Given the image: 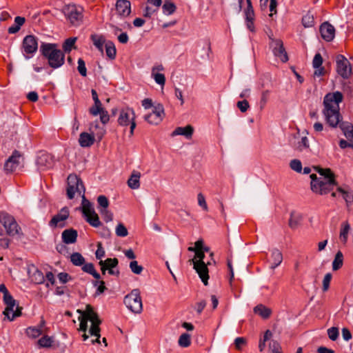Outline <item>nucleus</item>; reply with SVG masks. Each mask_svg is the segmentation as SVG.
Wrapping results in <instances>:
<instances>
[{"instance_id":"f257e3e1","label":"nucleus","mask_w":353,"mask_h":353,"mask_svg":"<svg viewBox=\"0 0 353 353\" xmlns=\"http://www.w3.org/2000/svg\"><path fill=\"white\" fill-rule=\"evenodd\" d=\"M77 312L80 314L78 319L80 321L79 330L83 332L82 335L83 341H86L90 336L95 337L92 339V343H100V328L101 321L97 314L94 311L92 306L87 305L84 311L79 310Z\"/></svg>"},{"instance_id":"f03ea898","label":"nucleus","mask_w":353,"mask_h":353,"mask_svg":"<svg viewBox=\"0 0 353 353\" xmlns=\"http://www.w3.org/2000/svg\"><path fill=\"white\" fill-rule=\"evenodd\" d=\"M342 100L343 94L339 91L328 93L324 97L323 113L327 122L332 127H336L340 123L341 118L339 113V103Z\"/></svg>"},{"instance_id":"7ed1b4c3","label":"nucleus","mask_w":353,"mask_h":353,"mask_svg":"<svg viewBox=\"0 0 353 353\" xmlns=\"http://www.w3.org/2000/svg\"><path fill=\"white\" fill-rule=\"evenodd\" d=\"M203 241L200 239L195 242L194 248L190 247L189 251L195 253L192 259L190 260L191 264L193 265V268L199 274V278L205 285H208L209 279L208 268V266L211 264L210 261L205 262V254H203Z\"/></svg>"},{"instance_id":"20e7f679","label":"nucleus","mask_w":353,"mask_h":353,"mask_svg":"<svg viewBox=\"0 0 353 353\" xmlns=\"http://www.w3.org/2000/svg\"><path fill=\"white\" fill-rule=\"evenodd\" d=\"M318 172L319 177H316L314 174L310 175L311 189L316 194H326L336 186L333 174L330 169L319 168Z\"/></svg>"},{"instance_id":"39448f33","label":"nucleus","mask_w":353,"mask_h":353,"mask_svg":"<svg viewBox=\"0 0 353 353\" xmlns=\"http://www.w3.org/2000/svg\"><path fill=\"white\" fill-rule=\"evenodd\" d=\"M42 54L48 59L49 65L52 68H60L65 61L63 52L54 43H43L41 46Z\"/></svg>"},{"instance_id":"423d86ee","label":"nucleus","mask_w":353,"mask_h":353,"mask_svg":"<svg viewBox=\"0 0 353 353\" xmlns=\"http://www.w3.org/2000/svg\"><path fill=\"white\" fill-rule=\"evenodd\" d=\"M89 130L90 133L82 132L79 135V143L83 148L90 147L96 140L100 141L105 134V128L97 123L91 124Z\"/></svg>"},{"instance_id":"0eeeda50","label":"nucleus","mask_w":353,"mask_h":353,"mask_svg":"<svg viewBox=\"0 0 353 353\" xmlns=\"http://www.w3.org/2000/svg\"><path fill=\"white\" fill-rule=\"evenodd\" d=\"M117 122L121 127H130V137L134 135V131L137 126L136 114L132 108H121L119 112Z\"/></svg>"},{"instance_id":"6e6552de","label":"nucleus","mask_w":353,"mask_h":353,"mask_svg":"<svg viewBox=\"0 0 353 353\" xmlns=\"http://www.w3.org/2000/svg\"><path fill=\"white\" fill-rule=\"evenodd\" d=\"M76 194L81 196L82 200L85 199L83 182L76 174H70L68 177L67 196L72 199Z\"/></svg>"},{"instance_id":"1a4fd4ad","label":"nucleus","mask_w":353,"mask_h":353,"mask_svg":"<svg viewBox=\"0 0 353 353\" xmlns=\"http://www.w3.org/2000/svg\"><path fill=\"white\" fill-rule=\"evenodd\" d=\"M65 17L70 24L79 26L83 21V8L76 5H68L63 10Z\"/></svg>"},{"instance_id":"9d476101","label":"nucleus","mask_w":353,"mask_h":353,"mask_svg":"<svg viewBox=\"0 0 353 353\" xmlns=\"http://www.w3.org/2000/svg\"><path fill=\"white\" fill-rule=\"evenodd\" d=\"M126 307L134 313H140L142 311V301L139 289H134L124 298Z\"/></svg>"},{"instance_id":"9b49d317","label":"nucleus","mask_w":353,"mask_h":353,"mask_svg":"<svg viewBox=\"0 0 353 353\" xmlns=\"http://www.w3.org/2000/svg\"><path fill=\"white\" fill-rule=\"evenodd\" d=\"M82 213L86 221L92 227L101 225L98 214L96 213L92 204L86 199L82 200Z\"/></svg>"},{"instance_id":"f8f14e48","label":"nucleus","mask_w":353,"mask_h":353,"mask_svg":"<svg viewBox=\"0 0 353 353\" xmlns=\"http://www.w3.org/2000/svg\"><path fill=\"white\" fill-rule=\"evenodd\" d=\"M0 222L9 236H15L20 234L21 228L12 215L7 213L1 214L0 215Z\"/></svg>"},{"instance_id":"ddd939ff","label":"nucleus","mask_w":353,"mask_h":353,"mask_svg":"<svg viewBox=\"0 0 353 353\" xmlns=\"http://www.w3.org/2000/svg\"><path fill=\"white\" fill-rule=\"evenodd\" d=\"M38 43L37 38L33 35H27L22 42V53L26 59L33 57L37 51Z\"/></svg>"},{"instance_id":"4468645a","label":"nucleus","mask_w":353,"mask_h":353,"mask_svg":"<svg viewBox=\"0 0 353 353\" xmlns=\"http://www.w3.org/2000/svg\"><path fill=\"white\" fill-rule=\"evenodd\" d=\"M270 47L276 61L285 63L287 61V52L283 46V42L279 39H272Z\"/></svg>"},{"instance_id":"2eb2a0df","label":"nucleus","mask_w":353,"mask_h":353,"mask_svg":"<svg viewBox=\"0 0 353 353\" xmlns=\"http://www.w3.org/2000/svg\"><path fill=\"white\" fill-rule=\"evenodd\" d=\"M336 72L343 79H347L352 74V68L347 59L343 55L336 57Z\"/></svg>"},{"instance_id":"dca6fc26","label":"nucleus","mask_w":353,"mask_h":353,"mask_svg":"<svg viewBox=\"0 0 353 353\" xmlns=\"http://www.w3.org/2000/svg\"><path fill=\"white\" fill-rule=\"evenodd\" d=\"M164 108L163 105L158 103L154 106L152 112L144 116V119L151 125L159 124L164 117Z\"/></svg>"},{"instance_id":"f3484780","label":"nucleus","mask_w":353,"mask_h":353,"mask_svg":"<svg viewBox=\"0 0 353 353\" xmlns=\"http://www.w3.org/2000/svg\"><path fill=\"white\" fill-rule=\"evenodd\" d=\"M23 157L17 151L13 152L12 155L6 161L4 169L8 172H12L20 168L22 165Z\"/></svg>"},{"instance_id":"a211bd4d","label":"nucleus","mask_w":353,"mask_h":353,"mask_svg":"<svg viewBox=\"0 0 353 353\" xmlns=\"http://www.w3.org/2000/svg\"><path fill=\"white\" fill-rule=\"evenodd\" d=\"M164 70L165 68L161 63H156L151 68V77L161 88L164 87L166 81Z\"/></svg>"},{"instance_id":"6ab92c4d","label":"nucleus","mask_w":353,"mask_h":353,"mask_svg":"<svg viewBox=\"0 0 353 353\" xmlns=\"http://www.w3.org/2000/svg\"><path fill=\"white\" fill-rule=\"evenodd\" d=\"M164 70L165 68L161 63H156L151 68V77L161 88L164 87L166 81Z\"/></svg>"},{"instance_id":"aec40b11","label":"nucleus","mask_w":353,"mask_h":353,"mask_svg":"<svg viewBox=\"0 0 353 353\" xmlns=\"http://www.w3.org/2000/svg\"><path fill=\"white\" fill-rule=\"evenodd\" d=\"M333 197H341L346 203L347 206H350L353 203V192L347 187H337L336 191L332 192Z\"/></svg>"},{"instance_id":"412c9836","label":"nucleus","mask_w":353,"mask_h":353,"mask_svg":"<svg viewBox=\"0 0 353 353\" xmlns=\"http://www.w3.org/2000/svg\"><path fill=\"white\" fill-rule=\"evenodd\" d=\"M69 216V210L67 208H63L60 212L52 217L50 222L51 227H63L64 221L68 219Z\"/></svg>"},{"instance_id":"4be33fe9","label":"nucleus","mask_w":353,"mask_h":353,"mask_svg":"<svg viewBox=\"0 0 353 353\" xmlns=\"http://www.w3.org/2000/svg\"><path fill=\"white\" fill-rule=\"evenodd\" d=\"M319 30L322 38L325 41H331L334 38L335 28L328 22L322 23L320 26Z\"/></svg>"},{"instance_id":"5701e85b","label":"nucleus","mask_w":353,"mask_h":353,"mask_svg":"<svg viewBox=\"0 0 353 353\" xmlns=\"http://www.w3.org/2000/svg\"><path fill=\"white\" fill-rule=\"evenodd\" d=\"M115 7L117 13L121 17H127L131 13V3L128 0H117Z\"/></svg>"},{"instance_id":"b1692460","label":"nucleus","mask_w":353,"mask_h":353,"mask_svg":"<svg viewBox=\"0 0 353 353\" xmlns=\"http://www.w3.org/2000/svg\"><path fill=\"white\" fill-rule=\"evenodd\" d=\"M46 322L43 319H42L40 323L37 327H29L26 329V334L32 339L37 338L43 333L47 332V328L46 327Z\"/></svg>"},{"instance_id":"393cba45","label":"nucleus","mask_w":353,"mask_h":353,"mask_svg":"<svg viewBox=\"0 0 353 353\" xmlns=\"http://www.w3.org/2000/svg\"><path fill=\"white\" fill-rule=\"evenodd\" d=\"M28 273L30 279L34 283L40 284L45 280L43 273L33 265L28 267Z\"/></svg>"},{"instance_id":"a878e982","label":"nucleus","mask_w":353,"mask_h":353,"mask_svg":"<svg viewBox=\"0 0 353 353\" xmlns=\"http://www.w3.org/2000/svg\"><path fill=\"white\" fill-rule=\"evenodd\" d=\"M52 159L50 154L41 152L37 159V165L40 170H45L52 166Z\"/></svg>"},{"instance_id":"bb28decb","label":"nucleus","mask_w":353,"mask_h":353,"mask_svg":"<svg viewBox=\"0 0 353 353\" xmlns=\"http://www.w3.org/2000/svg\"><path fill=\"white\" fill-rule=\"evenodd\" d=\"M194 132L193 128L188 125L185 127H177L172 133V136L182 135L187 139H190Z\"/></svg>"},{"instance_id":"cd10ccee","label":"nucleus","mask_w":353,"mask_h":353,"mask_svg":"<svg viewBox=\"0 0 353 353\" xmlns=\"http://www.w3.org/2000/svg\"><path fill=\"white\" fill-rule=\"evenodd\" d=\"M303 216L300 212H292L290 214V219L288 221V226L292 229L298 228L302 223Z\"/></svg>"},{"instance_id":"c85d7f7f","label":"nucleus","mask_w":353,"mask_h":353,"mask_svg":"<svg viewBox=\"0 0 353 353\" xmlns=\"http://www.w3.org/2000/svg\"><path fill=\"white\" fill-rule=\"evenodd\" d=\"M77 238V232L75 230H65L62 232L63 241L67 244H71L76 242Z\"/></svg>"},{"instance_id":"c756f323","label":"nucleus","mask_w":353,"mask_h":353,"mask_svg":"<svg viewBox=\"0 0 353 353\" xmlns=\"http://www.w3.org/2000/svg\"><path fill=\"white\" fill-rule=\"evenodd\" d=\"M344 136L351 142H353V125L349 122H342L339 124Z\"/></svg>"},{"instance_id":"7c9ffc66","label":"nucleus","mask_w":353,"mask_h":353,"mask_svg":"<svg viewBox=\"0 0 353 353\" xmlns=\"http://www.w3.org/2000/svg\"><path fill=\"white\" fill-rule=\"evenodd\" d=\"M118 259L116 258H109L105 261H100L99 265H101V270L103 274H105V271L108 268H115L118 265Z\"/></svg>"},{"instance_id":"2f4dec72","label":"nucleus","mask_w":353,"mask_h":353,"mask_svg":"<svg viewBox=\"0 0 353 353\" xmlns=\"http://www.w3.org/2000/svg\"><path fill=\"white\" fill-rule=\"evenodd\" d=\"M140 172L134 171L128 180V186L133 190L138 189L140 187Z\"/></svg>"},{"instance_id":"473e14b6","label":"nucleus","mask_w":353,"mask_h":353,"mask_svg":"<svg viewBox=\"0 0 353 353\" xmlns=\"http://www.w3.org/2000/svg\"><path fill=\"white\" fill-rule=\"evenodd\" d=\"M350 230V225L347 221H345L341 224L339 238L340 240L345 243L347 241L348 233Z\"/></svg>"},{"instance_id":"72a5a7b5","label":"nucleus","mask_w":353,"mask_h":353,"mask_svg":"<svg viewBox=\"0 0 353 353\" xmlns=\"http://www.w3.org/2000/svg\"><path fill=\"white\" fill-rule=\"evenodd\" d=\"M81 269L84 272L91 274L96 279L101 278L100 274L96 271L94 265L91 263H84Z\"/></svg>"},{"instance_id":"f704fd0d","label":"nucleus","mask_w":353,"mask_h":353,"mask_svg":"<svg viewBox=\"0 0 353 353\" xmlns=\"http://www.w3.org/2000/svg\"><path fill=\"white\" fill-rule=\"evenodd\" d=\"M254 312L263 319L268 318L271 314V310L263 305H258L254 308Z\"/></svg>"},{"instance_id":"c9c22d12","label":"nucleus","mask_w":353,"mask_h":353,"mask_svg":"<svg viewBox=\"0 0 353 353\" xmlns=\"http://www.w3.org/2000/svg\"><path fill=\"white\" fill-rule=\"evenodd\" d=\"M91 39L95 47L101 52L103 50V45L105 43V38L102 35L92 34Z\"/></svg>"},{"instance_id":"e433bc0d","label":"nucleus","mask_w":353,"mask_h":353,"mask_svg":"<svg viewBox=\"0 0 353 353\" xmlns=\"http://www.w3.org/2000/svg\"><path fill=\"white\" fill-rule=\"evenodd\" d=\"M70 261L75 266H82L85 263V258L79 252H74L70 255Z\"/></svg>"},{"instance_id":"4c0bfd02","label":"nucleus","mask_w":353,"mask_h":353,"mask_svg":"<svg viewBox=\"0 0 353 353\" xmlns=\"http://www.w3.org/2000/svg\"><path fill=\"white\" fill-rule=\"evenodd\" d=\"M343 264V255L341 251H339L332 261V270L336 271L340 269Z\"/></svg>"},{"instance_id":"58836bf2","label":"nucleus","mask_w":353,"mask_h":353,"mask_svg":"<svg viewBox=\"0 0 353 353\" xmlns=\"http://www.w3.org/2000/svg\"><path fill=\"white\" fill-rule=\"evenodd\" d=\"M106 55L111 59L116 57V48L113 42L108 41L105 44Z\"/></svg>"},{"instance_id":"ea45409f","label":"nucleus","mask_w":353,"mask_h":353,"mask_svg":"<svg viewBox=\"0 0 353 353\" xmlns=\"http://www.w3.org/2000/svg\"><path fill=\"white\" fill-rule=\"evenodd\" d=\"M54 343V338L45 335L42 336L39 341L38 344L40 347H50Z\"/></svg>"},{"instance_id":"a19ab883","label":"nucleus","mask_w":353,"mask_h":353,"mask_svg":"<svg viewBox=\"0 0 353 353\" xmlns=\"http://www.w3.org/2000/svg\"><path fill=\"white\" fill-rule=\"evenodd\" d=\"M302 23L305 28L312 27L314 24V18L313 14L310 12H307L302 18Z\"/></svg>"},{"instance_id":"79ce46f5","label":"nucleus","mask_w":353,"mask_h":353,"mask_svg":"<svg viewBox=\"0 0 353 353\" xmlns=\"http://www.w3.org/2000/svg\"><path fill=\"white\" fill-rule=\"evenodd\" d=\"M176 6L170 1H165L162 6L163 12L165 15L172 14L176 10Z\"/></svg>"},{"instance_id":"37998d69","label":"nucleus","mask_w":353,"mask_h":353,"mask_svg":"<svg viewBox=\"0 0 353 353\" xmlns=\"http://www.w3.org/2000/svg\"><path fill=\"white\" fill-rule=\"evenodd\" d=\"M272 268H275L277 267L282 261L283 257L280 251L275 250L272 253Z\"/></svg>"},{"instance_id":"c03bdc74","label":"nucleus","mask_w":353,"mask_h":353,"mask_svg":"<svg viewBox=\"0 0 353 353\" xmlns=\"http://www.w3.org/2000/svg\"><path fill=\"white\" fill-rule=\"evenodd\" d=\"M191 343L190 335L187 333L182 334L179 339V345L183 347L190 346Z\"/></svg>"},{"instance_id":"a18cd8bd","label":"nucleus","mask_w":353,"mask_h":353,"mask_svg":"<svg viewBox=\"0 0 353 353\" xmlns=\"http://www.w3.org/2000/svg\"><path fill=\"white\" fill-rule=\"evenodd\" d=\"M77 41V37H70L67 39L63 45V48L65 52H69L71 51L72 48H74V44Z\"/></svg>"},{"instance_id":"49530a36","label":"nucleus","mask_w":353,"mask_h":353,"mask_svg":"<svg viewBox=\"0 0 353 353\" xmlns=\"http://www.w3.org/2000/svg\"><path fill=\"white\" fill-rule=\"evenodd\" d=\"M115 233H116L117 236H120V237H125L128 234L127 228L121 223H119L117 225V227L115 228Z\"/></svg>"},{"instance_id":"de8ad7c7","label":"nucleus","mask_w":353,"mask_h":353,"mask_svg":"<svg viewBox=\"0 0 353 353\" xmlns=\"http://www.w3.org/2000/svg\"><path fill=\"white\" fill-rule=\"evenodd\" d=\"M130 270L135 274H141L143 268L138 264L137 261H132L129 265Z\"/></svg>"},{"instance_id":"09e8293b","label":"nucleus","mask_w":353,"mask_h":353,"mask_svg":"<svg viewBox=\"0 0 353 353\" xmlns=\"http://www.w3.org/2000/svg\"><path fill=\"white\" fill-rule=\"evenodd\" d=\"M16 307H12V309H9V307L7 306L3 312L4 315L8 317L10 321H12L16 316L19 315L17 311L14 310Z\"/></svg>"},{"instance_id":"8fccbe9b","label":"nucleus","mask_w":353,"mask_h":353,"mask_svg":"<svg viewBox=\"0 0 353 353\" xmlns=\"http://www.w3.org/2000/svg\"><path fill=\"white\" fill-rule=\"evenodd\" d=\"M104 108L102 107L101 102L99 103H95L90 108V113L93 116H97L99 113H101Z\"/></svg>"},{"instance_id":"3c124183","label":"nucleus","mask_w":353,"mask_h":353,"mask_svg":"<svg viewBox=\"0 0 353 353\" xmlns=\"http://www.w3.org/2000/svg\"><path fill=\"white\" fill-rule=\"evenodd\" d=\"M272 336V333L270 330L265 332L263 339L260 340L259 348L261 352L263 351L265 347V342Z\"/></svg>"},{"instance_id":"603ef678","label":"nucleus","mask_w":353,"mask_h":353,"mask_svg":"<svg viewBox=\"0 0 353 353\" xmlns=\"http://www.w3.org/2000/svg\"><path fill=\"white\" fill-rule=\"evenodd\" d=\"M3 301L5 304L12 309V307H16V302L10 293L3 296Z\"/></svg>"},{"instance_id":"864d4df0","label":"nucleus","mask_w":353,"mask_h":353,"mask_svg":"<svg viewBox=\"0 0 353 353\" xmlns=\"http://www.w3.org/2000/svg\"><path fill=\"white\" fill-rule=\"evenodd\" d=\"M99 212L101 214V216H103L104 221L105 222H110L111 221H112L113 219V214L112 213L109 211L108 209H99Z\"/></svg>"},{"instance_id":"5fc2aeb1","label":"nucleus","mask_w":353,"mask_h":353,"mask_svg":"<svg viewBox=\"0 0 353 353\" xmlns=\"http://www.w3.org/2000/svg\"><path fill=\"white\" fill-rule=\"evenodd\" d=\"M77 63H78L77 70H78L79 74L83 77H86L87 69L85 67V61L82 59H79Z\"/></svg>"},{"instance_id":"6e6d98bb","label":"nucleus","mask_w":353,"mask_h":353,"mask_svg":"<svg viewBox=\"0 0 353 353\" xmlns=\"http://www.w3.org/2000/svg\"><path fill=\"white\" fill-rule=\"evenodd\" d=\"M269 98L270 92L268 90H265L261 93V99L259 102L261 109H263L265 106L267 102L269 100Z\"/></svg>"},{"instance_id":"4d7b16f0","label":"nucleus","mask_w":353,"mask_h":353,"mask_svg":"<svg viewBox=\"0 0 353 353\" xmlns=\"http://www.w3.org/2000/svg\"><path fill=\"white\" fill-rule=\"evenodd\" d=\"M332 275L331 273H327L323 280V291L326 292L328 290L330 283L332 280Z\"/></svg>"},{"instance_id":"13d9d810","label":"nucleus","mask_w":353,"mask_h":353,"mask_svg":"<svg viewBox=\"0 0 353 353\" xmlns=\"http://www.w3.org/2000/svg\"><path fill=\"white\" fill-rule=\"evenodd\" d=\"M327 334L332 341H336L338 339L339 334L338 328L335 327L329 328L327 330Z\"/></svg>"},{"instance_id":"bf43d9fd","label":"nucleus","mask_w":353,"mask_h":353,"mask_svg":"<svg viewBox=\"0 0 353 353\" xmlns=\"http://www.w3.org/2000/svg\"><path fill=\"white\" fill-rule=\"evenodd\" d=\"M290 168L297 172H301L302 170V163L299 160L294 159L291 161L290 163Z\"/></svg>"},{"instance_id":"052dcab7","label":"nucleus","mask_w":353,"mask_h":353,"mask_svg":"<svg viewBox=\"0 0 353 353\" xmlns=\"http://www.w3.org/2000/svg\"><path fill=\"white\" fill-rule=\"evenodd\" d=\"M198 204L204 210L208 211V208L205 201V198L202 193H199L197 195Z\"/></svg>"},{"instance_id":"680f3d73","label":"nucleus","mask_w":353,"mask_h":353,"mask_svg":"<svg viewBox=\"0 0 353 353\" xmlns=\"http://www.w3.org/2000/svg\"><path fill=\"white\" fill-rule=\"evenodd\" d=\"M98 203L101 207L100 209H108L109 205V201L106 196L103 195H100L97 199Z\"/></svg>"},{"instance_id":"e2e57ef3","label":"nucleus","mask_w":353,"mask_h":353,"mask_svg":"<svg viewBox=\"0 0 353 353\" xmlns=\"http://www.w3.org/2000/svg\"><path fill=\"white\" fill-rule=\"evenodd\" d=\"M270 353H281V346L279 343L275 341H272L270 343Z\"/></svg>"},{"instance_id":"0e129e2a","label":"nucleus","mask_w":353,"mask_h":353,"mask_svg":"<svg viewBox=\"0 0 353 353\" xmlns=\"http://www.w3.org/2000/svg\"><path fill=\"white\" fill-rule=\"evenodd\" d=\"M245 344L246 341L243 337H237L234 340L235 347L238 350H241Z\"/></svg>"},{"instance_id":"69168bd1","label":"nucleus","mask_w":353,"mask_h":353,"mask_svg":"<svg viewBox=\"0 0 353 353\" xmlns=\"http://www.w3.org/2000/svg\"><path fill=\"white\" fill-rule=\"evenodd\" d=\"M322 63L323 59L321 57V55L319 53L315 54L312 61L313 67L314 68H318L321 66Z\"/></svg>"},{"instance_id":"338daca9","label":"nucleus","mask_w":353,"mask_h":353,"mask_svg":"<svg viewBox=\"0 0 353 353\" xmlns=\"http://www.w3.org/2000/svg\"><path fill=\"white\" fill-rule=\"evenodd\" d=\"M297 148L300 150H303V149L309 148V142L306 137H303L301 138V141H299L298 143Z\"/></svg>"},{"instance_id":"774afa93","label":"nucleus","mask_w":353,"mask_h":353,"mask_svg":"<svg viewBox=\"0 0 353 353\" xmlns=\"http://www.w3.org/2000/svg\"><path fill=\"white\" fill-rule=\"evenodd\" d=\"M236 105L242 112H246L248 109L250 108L249 103L247 100L238 101Z\"/></svg>"}]
</instances>
